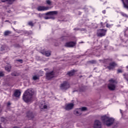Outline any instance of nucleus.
<instances>
[{
    "instance_id": "28",
    "label": "nucleus",
    "mask_w": 128,
    "mask_h": 128,
    "mask_svg": "<svg viewBox=\"0 0 128 128\" xmlns=\"http://www.w3.org/2000/svg\"><path fill=\"white\" fill-rule=\"evenodd\" d=\"M6 120L4 118H1V121L2 122H6Z\"/></svg>"
},
{
    "instance_id": "41",
    "label": "nucleus",
    "mask_w": 128,
    "mask_h": 128,
    "mask_svg": "<svg viewBox=\"0 0 128 128\" xmlns=\"http://www.w3.org/2000/svg\"><path fill=\"white\" fill-rule=\"evenodd\" d=\"M126 68H128V66H126Z\"/></svg>"
},
{
    "instance_id": "7",
    "label": "nucleus",
    "mask_w": 128,
    "mask_h": 128,
    "mask_svg": "<svg viewBox=\"0 0 128 128\" xmlns=\"http://www.w3.org/2000/svg\"><path fill=\"white\" fill-rule=\"evenodd\" d=\"M94 128H102V123L100 120H96L94 124Z\"/></svg>"
},
{
    "instance_id": "1",
    "label": "nucleus",
    "mask_w": 128,
    "mask_h": 128,
    "mask_svg": "<svg viewBox=\"0 0 128 128\" xmlns=\"http://www.w3.org/2000/svg\"><path fill=\"white\" fill-rule=\"evenodd\" d=\"M34 94V90L32 89H28L23 94V100L26 102H30L32 100V95Z\"/></svg>"
},
{
    "instance_id": "14",
    "label": "nucleus",
    "mask_w": 128,
    "mask_h": 128,
    "mask_svg": "<svg viewBox=\"0 0 128 128\" xmlns=\"http://www.w3.org/2000/svg\"><path fill=\"white\" fill-rule=\"evenodd\" d=\"M82 114V112H81L80 110V108L76 109L74 111V114H75V116H80Z\"/></svg>"
},
{
    "instance_id": "16",
    "label": "nucleus",
    "mask_w": 128,
    "mask_h": 128,
    "mask_svg": "<svg viewBox=\"0 0 128 128\" xmlns=\"http://www.w3.org/2000/svg\"><path fill=\"white\" fill-rule=\"evenodd\" d=\"M5 70L6 72H10V70H12V66L8 64V66H6Z\"/></svg>"
},
{
    "instance_id": "24",
    "label": "nucleus",
    "mask_w": 128,
    "mask_h": 128,
    "mask_svg": "<svg viewBox=\"0 0 128 128\" xmlns=\"http://www.w3.org/2000/svg\"><path fill=\"white\" fill-rule=\"evenodd\" d=\"M112 26H114V25L113 24H106V28H112Z\"/></svg>"
},
{
    "instance_id": "38",
    "label": "nucleus",
    "mask_w": 128,
    "mask_h": 128,
    "mask_svg": "<svg viewBox=\"0 0 128 128\" xmlns=\"http://www.w3.org/2000/svg\"><path fill=\"white\" fill-rule=\"evenodd\" d=\"M0 112H2V108H0Z\"/></svg>"
},
{
    "instance_id": "34",
    "label": "nucleus",
    "mask_w": 128,
    "mask_h": 128,
    "mask_svg": "<svg viewBox=\"0 0 128 128\" xmlns=\"http://www.w3.org/2000/svg\"><path fill=\"white\" fill-rule=\"evenodd\" d=\"M118 74H119L120 72H122V71L120 69H118Z\"/></svg>"
},
{
    "instance_id": "27",
    "label": "nucleus",
    "mask_w": 128,
    "mask_h": 128,
    "mask_svg": "<svg viewBox=\"0 0 128 128\" xmlns=\"http://www.w3.org/2000/svg\"><path fill=\"white\" fill-rule=\"evenodd\" d=\"M4 76V72H0V76Z\"/></svg>"
},
{
    "instance_id": "30",
    "label": "nucleus",
    "mask_w": 128,
    "mask_h": 128,
    "mask_svg": "<svg viewBox=\"0 0 128 128\" xmlns=\"http://www.w3.org/2000/svg\"><path fill=\"white\" fill-rule=\"evenodd\" d=\"M28 24H29V26H34V24H32V22H29L28 23Z\"/></svg>"
},
{
    "instance_id": "23",
    "label": "nucleus",
    "mask_w": 128,
    "mask_h": 128,
    "mask_svg": "<svg viewBox=\"0 0 128 128\" xmlns=\"http://www.w3.org/2000/svg\"><path fill=\"white\" fill-rule=\"evenodd\" d=\"M38 78H40L38 76H33V80H38Z\"/></svg>"
},
{
    "instance_id": "21",
    "label": "nucleus",
    "mask_w": 128,
    "mask_h": 128,
    "mask_svg": "<svg viewBox=\"0 0 128 128\" xmlns=\"http://www.w3.org/2000/svg\"><path fill=\"white\" fill-rule=\"evenodd\" d=\"M125 36H128V28H127L124 31Z\"/></svg>"
},
{
    "instance_id": "25",
    "label": "nucleus",
    "mask_w": 128,
    "mask_h": 128,
    "mask_svg": "<svg viewBox=\"0 0 128 128\" xmlns=\"http://www.w3.org/2000/svg\"><path fill=\"white\" fill-rule=\"evenodd\" d=\"M10 34V32L9 31H6L4 32V35L5 36H8Z\"/></svg>"
},
{
    "instance_id": "15",
    "label": "nucleus",
    "mask_w": 128,
    "mask_h": 128,
    "mask_svg": "<svg viewBox=\"0 0 128 128\" xmlns=\"http://www.w3.org/2000/svg\"><path fill=\"white\" fill-rule=\"evenodd\" d=\"M14 96L16 98H18V96H20V90H16L14 92Z\"/></svg>"
},
{
    "instance_id": "2",
    "label": "nucleus",
    "mask_w": 128,
    "mask_h": 128,
    "mask_svg": "<svg viewBox=\"0 0 128 128\" xmlns=\"http://www.w3.org/2000/svg\"><path fill=\"white\" fill-rule=\"evenodd\" d=\"M101 120L104 124H106L107 126H110L114 124V118H110L106 116H102Z\"/></svg>"
},
{
    "instance_id": "39",
    "label": "nucleus",
    "mask_w": 128,
    "mask_h": 128,
    "mask_svg": "<svg viewBox=\"0 0 128 128\" xmlns=\"http://www.w3.org/2000/svg\"><path fill=\"white\" fill-rule=\"evenodd\" d=\"M120 112L121 114H122V110H120Z\"/></svg>"
},
{
    "instance_id": "42",
    "label": "nucleus",
    "mask_w": 128,
    "mask_h": 128,
    "mask_svg": "<svg viewBox=\"0 0 128 128\" xmlns=\"http://www.w3.org/2000/svg\"><path fill=\"white\" fill-rule=\"evenodd\" d=\"M6 22H8V20H6Z\"/></svg>"
},
{
    "instance_id": "20",
    "label": "nucleus",
    "mask_w": 128,
    "mask_h": 128,
    "mask_svg": "<svg viewBox=\"0 0 128 128\" xmlns=\"http://www.w3.org/2000/svg\"><path fill=\"white\" fill-rule=\"evenodd\" d=\"M79 110H80L81 112H86V108L82 107V108H80Z\"/></svg>"
},
{
    "instance_id": "37",
    "label": "nucleus",
    "mask_w": 128,
    "mask_h": 128,
    "mask_svg": "<svg viewBox=\"0 0 128 128\" xmlns=\"http://www.w3.org/2000/svg\"><path fill=\"white\" fill-rule=\"evenodd\" d=\"M8 106H10V103L8 102Z\"/></svg>"
},
{
    "instance_id": "32",
    "label": "nucleus",
    "mask_w": 128,
    "mask_h": 128,
    "mask_svg": "<svg viewBox=\"0 0 128 128\" xmlns=\"http://www.w3.org/2000/svg\"><path fill=\"white\" fill-rule=\"evenodd\" d=\"M44 20H49V18H50V17L46 16L44 17Z\"/></svg>"
},
{
    "instance_id": "31",
    "label": "nucleus",
    "mask_w": 128,
    "mask_h": 128,
    "mask_svg": "<svg viewBox=\"0 0 128 128\" xmlns=\"http://www.w3.org/2000/svg\"><path fill=\"white\" fill-rule=\"evenodd\" d=\"M124 76H125V78H126L127 80H128V75L124 74Z\"/></svg>"
},
{
    "instance_id": "35",
    "label": "nucleus",
    "mask_w": 128,
    "mask_h": 128,
    "mask_svg": "<svg viewBox=\"0 0 128 128\" xmlns=\"http://www.w3.org/2000/svg\"><path fill=\"white\" fill-rule=\"evenodd\" d=\"M18 62H21V64H22V60H18Z\"/></svg>"
},
{
    "instance_id": "26",
    "label": "nucleus",
    "mask_w": 128,
    "mask_h": 128,
    "mask_svg": "<svg viewBox=\"0 0 128 128\" xmlns=\"http://www.w3.org/2000/svg\"><path fill=\"white\" fill-rule=\"evenodd\" d=\"M122 16H126V17H128V15H126V14L124 13V12H122L121 13Z\"/></svg>"
},
{
    "instance_id": "22",
    "label": "nucleus",
    "mask_w": 128,
    "mask_h": 128,
    "mask_svg": "<svg viewBox=\"0 0 128 128\" xmlns=\"http://www.w3.org/2000/svg\"><path fill=\"white\" fill-rule=\"evenodd\" d=\"M12 76H18V74L16 72H14L11 74Z\"/></svg>"
},
{
    "instance_id": "10",
    "label": "nucleus",
    "mask_w": 128,
    "mask_h": 128,
    "mask_svg": "<svg viewBox=\"0 0 128 128\" xmlns=\"http://www.w3.org/2000/svg\"><path fill=\"white\" fill-rule=\"evenodd\" d=\"M76 44V42H66L65 44V46H66L67 48H74Z\"/></svg>"
},
{
    "instance_id": "40",
    "label": "nucleus",
    "mask_w": 128,
    "mask_h": 128,
    "mask_svg": "<svg viewBox=\"0 0 128 128\" xmlns=\"http://www.w3.org/2000/svg\"><path fill=\"white\" fill-rule=\"evenodd\" d=\"M96 56H98V54H96Z\"/></svg>"
},
{
    "instance_id": "29",
    "label": "nucleus",
    "mask_w": 128,
    "mask_h": 128,
    "mask_svg": "<svg viewBox=\"0 0 128 128\" xmlns=\"http://www.w3.org/2000/svg\"><path fill=\"white\" fill-rule=\"evenodd\" d=\"M46 4H52V2L50 0H47L46 1Z\"/></svg>"
},
{
    "instance_id": "9",
    "label": "nucleus",
    "mask_w": 128,
    "mask_h": 128,
    "mask_svg": "<svg viewBox=\"0 0 128 128\" xmlns=\"http://www.w3.org/2000/svg\"><path fill=\"white\" fill-rule=\"evenodd\" d=\"M38 10V12H42V11H44V10H50V7H48V6H38L37 8Z\"/></svg>"
},
{
    "instance_id": "5",
    "label": "nucleus",
    "mask_w": 128,
    "mask_h": 128,
    "mask_svg": "<svg viewBox=\"0 0 128 128\" xmlns=\"http://www.w3.org/2000/svg\"><path fill=\"white\" fill-rule=\"evenodd\" d=\"M39 106L40 108L42 110H48V104H46L44 101H42Z\"/></svg>"
},
{
    "instance_id": "12",
    "label": "nucleus",
    "mask_w": 128,
    "mask_h": 128,
    "mask_svg": "<svg viewBox=\"0 0 128 128\" xmlns=\"http://www.w3.org/2000/svg\"><path fill=\"white\" fill-rule=\"evenodd\" d=\"M116 66V64L114 62H112L110 64L108 68V70H113V68H114Z\"/></svg>"
},
{
    "instance_id": "33",
    "label": "nucleus",
    "mask_w": 128,
    "mask_h": 128,
    "mask_svg": "<svg viewBox=\"0 0 128 128\" xmlns=\"http://www.w3.org/2000/svg\"><path fill=\"white\" fill-rule=\"evenodd\" d=\"M6 48H4V46H2L1 48V50L2 51L4 50H6Z\"/></svg>"
},
{
    "instance_id": "13",
    "label": "nucleus",
    "mask_w": 128,
    "mask_h": 128,
    "mask_svg": "<svg viewBox=\"0 0 128 128\" xmlns=\"http://www.w3.org/2000/svg\"><path fill=\"white\" fill-rule=\"evenodd\" d=\"M46 16H54L58 14V11H51L46 14Z\"/></svg>"
},
{
    "instance_id": "18",
    "label": "nucleus",
    "mask_w": 128,
    "mask_h": 128,
    "mask_svg": "<svg viewBox=\"0 0 128 128\" xmlns=\"http://www.w3.org/2000/svg\"><path fill=\"white\" fill-rule=\"evenodd\" d=\"M8 0H9V4H11L14 2L16 0H1V2H8Z\"/></svg>"
},
{
    "instance_id": "17",
    "label": "nucleus",
    "mask_w": 128,
    "mask_h": 128,
    "mask_svg": "<svg viewBox=\"0 0 128 128\" xmlns=\"http://www.w3.org/2000/svg\"><path fill=\"white\" fill-rule=\"evenodd\" d=\"M44 54L46 56H50L51 54L50 51H45V52L44 53Z\"/></svg>"
},
{
    "instance_id": "6",
    "label": "nucleus",
    "mask_w": 128,
    "mask_h": 128,
    "mask_svg": "<svg viewBox=\"0 0 128 128\" xmlns=\"http://www.w3.org/2000/svg\"><path fill=\"white\" fill-rule=\"evenodd\" d=\"M106 33V30L104 29H100L98 30L97 34L98 36H104Z\"/></svg>"
},
{
    "instance_id": "19",
    "label": "nucleus",
    "mask_w": 128,
    "mask_h": 128,
    "mask_svg": "<svg viewBox=\"0 0 128 128\" xmlns=\"http://www.w3.org/2000/svg\"><path fill=\"white\" fill-rule=\"evenodd\" d=\"M68 74L70 76H72L74 74V70L71 71L68 73Z\"/></svg>"
},
{
    "instance_id": "11",
    "label": "nucleus",
    "mask_w": 128,
    "mask_h": 128,
    "mask_svg": "<svg viewBox=\"0 0 128 128\" xmlns=\"http://www.w3.org/2000/svg\"><path fill=\"white\" fill-rule=\"evenodd\" d=\"M72 108H74V104L70 103L66 104V105L65 110H69L72 109Z\"/></svg>"
},
{
    "instance_id": "8",
    "label": "nucleus",
    "mask_w": 128,
    "mask_h": 128,
    "mask_svg": "<svg viewBox=\"0 0 128 128\" xmlns=\"http://www.w3.org/2000/svg\"><path fill=\"white\" fill-rule=\"evenodd\" d=\"M54 76V72H48L46 74V80H52Z\"/></svg>"
},
{
    "instance_id": "36",
    "label": "nucleus",
    "mask_w": 128,
    "mask_h": 128,
    "mask_svg": "<svg viewBox=\"0 0 128 128\" xmlns=\"http://www.w3.org/2000/svg\"><path fill=\"white\" fill-rule=\"evenodd\" d=\"M102 13H103V14H106V10H103V11H102Z\"/></svg>"
},
{
    "instance_id": "3",
    "label": "nucleus",
    "mask_w": 128,
    "mask_h": 128,
    "mask_svg": "<svg viewBox=\"0 0 128 128\" xmlns=\"http://www.w3.org/2000/svg\"><path fill=\"white\" fill-rule=\"evenodd\" d=\"M109 84H108V88L110 90H114L116 89V81L111 79L109 80Z\"/></svg>"
},
{
    "instance_id": "4",
    "label": "nucleus",
    "mask_w": 128,
    "mask_h": 128,
    "mask_svg": "<svg viewBox=\"0 0 128 128\" xmlns=\"http://www.w3.org/2000/svg\"><path fill=\"white\" fill-rule=\"evenodd\" d=\"M60 88L61 90H66L70 88V84L66 82H64L60 84Z\"/></svg>"
}]
</instances>
